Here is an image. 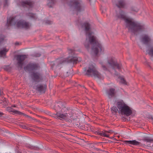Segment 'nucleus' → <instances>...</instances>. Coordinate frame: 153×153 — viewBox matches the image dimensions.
Listing matches in <instances>:
<instances>
[{"label":"nucleus","mask_w":153,"mask_h":153,"mask_svg":"<svg viewBox=\"0 0 153 153\" xmlns=\"http://www.w3.org/2000/svg\"><path fill=\"white\" fill-rule=\"evenodd\" d=\"M82 27L85 28L86 35L87 36L84 43L85 47L89 50L91 45L92 52L95 56H98L102 51H103V48L97 37L93 34V33L89 31L91 29L90 24L87 22H85L82 25Z\"/></svg>","instance_id":"f257e3e1"},{"label":"nucleus","mask_w":153,"mask_h":153,"mask_svg":"<svg viewBox=\"0 0 153 153\" xmlns=\"http://www.w3.org/2000/svg\"><path fill=\"white\" fill-rule=\"evenodd\" d=\"M116 16L117 19L125 21L128 32L132 35H137L138 32L143 31L145 29L144 25L127 18L124 12L122 10L117 13Z\"/></svg>","instance_id":"f03ea898"},{"label":"nucleus","mask_w":153,"mask_h":153,"mask_svg":"<svg viewBox=\"0 0 153 153\" xmlns=\"http://www.w3.org/2000/svg\"><path fill=\"white\" fill-rule=\"evenodd\" d=\"M100 64L103 71L109 73L112 75L116 76L118 75V73L116 71L115 68L120 70L122 67V64L118 63L115 58L113 57L108 59L107 65H104L102 62H101Z\"/></svg>","instance_id":"7ed1b4c3"},{"label":"nucleus","mask_w":153,"mask_h":153,"mask_svg":"<svg viewBox=\"0 0 153 153\" xmlns=\"http://www.w3.org/2000/svg\"><path fill=\"white\" fill-rule=\"evenodd\" d=\"M77 61V58L75 57L72 56L66 58L61 57L52 62L51 65L52 68L60 69L65 63L70 62L76 64Z\"/></svg>","instance_id":"20e7f679"},{"label":"nucleus","mask_w":153,"mask_h":153,"mask_svg":"<svg viewBox=\"0 0 153 153\" xmlns=\"http://www.w3.org/2000/svg\"><path fill=\"white\" fill-rule=\"evenodd\" d=\"M15 17H10L9 19H7V24L8 27L11 25L16 24V27L19 28H24L25 29H29L30 25L29 22L24 20H20L16 22Z\"/></svg>","instance_id":"39448f33"},{"label":"nucleus","mask_w":153,"mask_h":153,"mask_svg":"<svg viewBox=\"0 0 153 153\" xmlns=\"http://www.w3.org/2000/svg\"><path fill=\"white\" fill-rule=\"evenodd\" d=\"M116 105L118 109L119 113L121 114L129 116L132 113L130 108L126 104L123 100L117 102Z\"/></svg>","instance_id":"423d86ee"},{"label":"nucleus","mask_w":153,"mask_h":153,"mask_svg":"<svg viewBox=\"0 0 153 153\" xmlns=\"http://www.w3.org/2000/svg\"><path fill=\"white\" fill-rule=\"evenodd\" d=\"M85 75L88 76L94 77L95 78H100L101 75L97 71L93 65H91L89 66L87 70L85 69Z\"/></svg>","instance_id":"0eeeda50"},{"label":"nucleus","mask_w":153,"mask_h":153,"mask_svg":"<svg viewBox=\"0 0 153 153\" xmlns=\"http://www.w3.org/2000/svg\"><path fill=\"white\" fill-rule=\"evenodd\" d=\"M68 5L71 8L74 9L78 12H80L82 9L81 0H71L68 2Z\"/></svg>","instance_id":"6e6552de"},{"label":"nucleus","mask_w":153,"mask_h":153,"mask_svg":"<svg viewBox=\"0 0 153 153\" xmlns=\"http://www.w3.org/2000/svg\"><path fill=\"white\" fill-rule=\"evenodd\" d=\"M39 67L38 63L30 62L24 67V69L26 71L31 72L37 70Z\"/></svg>","instance_id":"1a4fd4ad"},{"label":"nucleus","mask_w":153,"mask_h":153,"mask_svg":"<svg viewBox=\"0 0 153 153\" xmlns=\"http://www.w3.org/2000/svg\"><path fill=\"white\" fill-rule=\"evenodd\" d=\"M26 57V56L25 55H18L16 56L17 64L20 69L22 68L23 62Z\"/></svg>","instance_id":"9d476101"},{"label":"nucleus","mask_w":153,"mask_h":153,"mask_svg":"<svg viewBox=\"0 0 153 153\" xmlns=\"http://www.w3.org/2000/svg\"><path fill=\"white\" fill-rule=\"evenodd\" d=\"M34 88L40 94L44 93L47 88V85L45 84H39Z\"/></svg>","instance_id":"9b49d317"},{"label":"nucleus","mask_w":153,"mask_h":153,"mask_svg":"<svg viewBox=\"0 0 153 153\" xmlns=\"http://www.w3.org/2000/svg\"><path fill=\"white\" fill-rule=\"evenodd\" d=\"M32 77L35 82H39L42 79L40 74L37 72H33L32 74Z\"/></svg>","instance_id":"f8f14e48"},{"label":"nucleus","mask_w":153,"mask_h":153,"mask_svg":"<svg viewBox=\"0 0 153 153\" xmlns=\"http://www.w3.org/2000/svg\"><path fill=\"white\" fill-rule=\"evenodd\" d=\"M107 93L108 97L110 98L115 96L116 91L114 88H111L107 90Z\"/></svg>","instance_id":"ddd939ff"},{"label":"nucleus","mask_w":153,"mask_h":153,"mask_svg":"<svg viewBox=\"0 0 153 153\" xmlns=\"http://www.w3.org/2000/svg\"><path fill=\"white\" fill-rule=\"evenodd\" d=\"M150 41V37L146 35L143 36L141 38V41L145 44L147 45Z\"/></svg>","instance_id":"4468645a"},{"label":"nucleus","mask_w":153,"mask_h":153,"mask_svg":"<svg viewBox=\"0 0 153 153\" xmlns=\"http://www.w3.org/2000/svg\"><path fill=\"white\" fill-rule=\"evenodd\" d=\"M124 143L126 144H129L134 146H138L140 144V142L136 140H125L124 141Z\"/></svg>","instance_id":"2eb2a0df"},{"label":"nucleus","mask_w":153,"mask_h":153,"mask_svg":"<svg viewBox=\"0 0 153 153\" xmlns=\"http://www.w3.org/2000/svg\"><path fill=\"white\" fill-rule=\"evenodd\" d=\"M33 3L31 1H23L21 2V5L23 7H32Z\"/></svg>","instance_id":"dca6fc26"},{"label":"nucleus","mask_w":153,"mask_h":153,"mask_svg":"<svg viewBox=\"0 0 153 153\" xmlns=\"http://www.w3.org/2000/svg\"><path fill=\"white\" fill-rule=\"evenodd\" d=\"M57 117L60 119H64L66 117H68V115L67 113H66L64 114H62L60 113H57L56 114Z\"/></svg>","instance_id":"f3484780"},{"label":"nucleus","mask_w":153,"mask_h":153,"mask_svg":"<svg viewBox=\"0 0 153 153\" xmlns=\"http://www.w3.org/2000/svg\"><path fill=\"white\" fill-rule=\"evenodd\" d=\"M116 6L120 8H124L125 5V3L123 0H120L116 4Z\"/></svg>","instance_id":"a211bd4d"},{"label":"nucleus","mask_w":153,"mask_h":153,"mask_svg":"<svg viewBox=\"0 0 153 153\" xmlns=\"http://www.w3.org/2000/svg\"><path fill=\"white\" fill-rule=\"evenodd\" d=\"M148 54L152 57H153V47H151L146 51Z\"/></svg>","instance_id":"6ab92c4d"},{"label":"nucleus","mask_w":153,"mask_h":153,"mask_svg":"<svg viewBox=\"0 0 153 153\" xmlns=\"http://www.w3.org/2000/svg\"><path fill=\"white\" fill-rule=\"evenodd\" d=\"M8 50L5 48H3V50L0 51V55L1 56H5Z\"/></svg>","instance_id":"aec40b11"},{"label":"nucleus","mask_w":153,"mask_h":153,"mask_svg":"<svg viewBox=\"0 0 153 153\" xmlns=\"http://www.w3.org/2000/svg\"><path fill=\"white\" fill-rule=\"evenodd\" d=\"M142 140L144 141H146L147 142L152 143L153 142V139H152L150 137H145Z\"/></svg>","instance_id":"412c9836"},{"label":"nucleus","mask_w":153,"mask_h":153,"mask_svg":"<svg viewBox=\"0 0 153 153\" xmlns=\"http://www.w3.org/2000/svg\"><path fill=\"white\" fill-rule=\"evenodd\" d=\"M26 15L33 19H35L36 17L35 14L30 13H29L26 14Z\"/></svg>","instance_id":"4be33fe9"},{"label":"nucleus","mask_w":153,"mask_h":153,"mask_svg":"<svg viewBox=\"0 0 153 153\" xmlns=\"http://www.w3.org/2000/svg\"><path fill=\"white\" fill-rule=\"evenodd\" d=\"M5 36L3 35H1L0 37V45L5 40Z\"/></svg>","instance_id":"5701e85b"},{"label":"nucleus","mask_w":153,"mask_h":153,"mask_svg":"<svg viewBox=\"0 0 153 153\" xmlns=\"http://www.w3.org/2000/svg\"><path fill=\"white\" fill-rule=\"evenodd\" d=\"M111 111L112 113H116L117 112V111H118V108H117L115 106H113L111 108Z\"/></svg>","instance_id":"b1692460"},{"label":"nucleus","mask_w":153,"mask_h":153,"mask_svg":"<svg viewBox=\"0 0 153 153\" xmlns=\"http://www.w3.org/2000/svg\"><path fill=\"white\" fill-rule=\"evenodd\" d=\"M6 110L8 111L9 112H12L16 114H17V112H16V111H18L13 110V109L9 107H7L6 108Z\"/></svg>","instance_id":"393cba45"},{"label":"nucleus","mask_w":153,"mask_h":153,"mask_svg":"<svg viewBox=\"0 0 153 153\" xmlns=\"http://www.w3.org/2000/svg\"><path fill=\"white\" fill-rule=\"evenodd\" d=\"M55 2V0H49V2L48 4V5L50 7H52V5Z\"/></svg>","instance_id":"a878e982"},{"label":"nucleus","mask_w":153,"mask_h":153,"mask_svg":"<svg viewBox=\"0 0 153 153\" xmlns=\"http://www.w3.org/2000/svg\"><path fill=\"white\" fill-rule=\"evenodd\" d=\"M16 112H17L16 114H17L19 115H22L25 117H27L28 118H32L31 117L28 116V115L26 114H25L24 113H22L19 111H16Z\"/></svg>","instance_id":"bb28decb"},{"label":"nucleus","mask_w":153,"mask_h":153,"mask_svg":"<svg viewBox=\"0 0 153 153\" xmlns=\"http://www.w3.org/2000/svg\"><path fill=\"white\" fill-rule=\"evenodd\" d=\"M98 134L102 136H103L105 137H109V135L108 134H106L105 133H104L103 132L102 133H101L99 131L97 132Z\"/></svg>","instance_id":"cd10ccee"},{"label":"nucleus","mask_w":153,"mask_h":153,"mask_svg":"<svg viewBox=\"0 0 153 153\" xmlns=\"http://www.w3.org/2000/svg\"><path fill=\"white\" fill-rule=\"evenodd\" d=\"M131 10L134 12H138V10L136 7H132L131 8Z\"/></svg>","instance_id":"c85d7f7f"},{"label":"nucleus","mask_w":153,"mask_h":153,"mask_svg":"<svg viewBox=\"0 0 153 153\" xmlns=\"http://www.w3.org/2000/svg\"><path fill=\"white\" fill-rule=\"evenodd\" d=\"M120 79L121 80V82L122 83L124 84H126V80L124 79L123 78H122L121 77H120Z\"/></svg>","instance_id":"c756f323"},{"label":"nucleus","mask_w":153,"mask_h":153,"mask_svg":"<svg viewBox=\"0 0 153 153\" xmlns=\"http://www.w3.org/2000/svg\"><path fill=\"white\" fill-rule=\"evenodd\" d=\"M68 53L71 55H73L74 53V50L70 49L68 50Z\"/></svg>","instance_id":"7c9ffc66"},{"label":"nucleus","mask_w":153,"mask_h":153,"mask_svg":"<svg viewBox=\"0 0 153 153\" xmlns=\"http://www.w3.org/2000/svg\"><path fill=\"white\" fill-rule=\"evenodd\" d=\"M2 102H3L4 103V104L5 105H7V102L6 101V99L5 98H2Z\"/></svg>","instance_id":"2f4dec72"},{"label":"nucleus","mask_w":153,"mask_h":153,"mask_svg":"<svg viewBox=\"0 0 153 153\" xmlns=\"http://www.w3.org/2000/svg\"><path fill=\"white\" fill-rule=\"evenodd\" d=\"M41 54L39 53H37L33 55V56L35 57H39L41 56Z\"/></svg>","instance_id":"473e14b6"},{"label":"nucleus","mask_w":153,"mask_h":153,"mask_svg":"<svg viewBox=\"0 0 153 153\" xmlns=\"http://www.w3.org/2000/svg\"><path fill=\"white\" fill-rule=\"evenodd\" d=\"M32 149H34L35 150H39V148L38 147H32Z\"/></svg>","instance_id":"72a5a7b5"},{"label":"nucleus","mask_w":153,"mask_h":153,"mask_svg":"<svg viewBox=\"0 0 153 153\" xmlns=\"http://www.w3.org/2000/svg\"><path fill=\"white\" fill-rule=\"evenodd\" d=\"M105 132L107 133H112L113 132L111 130H109V131H105Z\"/></svg>","instance_id":"f704fd0d"},{"label":"nucleus","mask_w":153,"mask_h":153,"mask_svg":"<svg viewBox=\"0 0 153 153\" xmlns=\"http://www.w3.org/2000/svg\"><path fill=\"white\" fill-rule=\"evenodd\" d=\"M4 6H6L7 4V0H4Z\"/></svg>","instance_id":"c9c22d12"},{"label":"nucleus","mask_w":153,"mask_h":153,"mask_svg":"<svg viewBox=\"0 0 153 153\" xmlns=\"http://www.w3.org/2000/svg\"><path fill=\"white\" fill-rule=\"evenodd\" d=\"M46 23H47L49 24H51V22L50 21H49V20H47L46 21Z\"/></svg>","instance_id":"e433bc0d"},{"label":"nucleus","mask_w":153,"mask_h":153,"mask_svg":"<svg viewBox=\"0 0 153 153\" xmlns=\"http://www.w3.org/2000/svg\"><path fill=\"white\" fill-rule=\"evenodd\" d=\"M3 94V92L1 91L0 89V96L2 95Z\"/></svg>","instance_id":"4c0bfd02"},{"label":"nucleus","mask_w":153,"mask_h":153,"mask_svg":"<svg viewBox=\"0 0 153 153\" xmlns=\"http://www.w3.org/2000/svg\"><path fill=\"white\" fill-rule=\"evenodd\" d=\"M4 114L3 113L0 111V117L1 116Z\"/></svg>","instance_id":"58836bf2"},{"label":"nucleus","mask_w":153,"mask_h":153,"mask_svg":"<svg viewBox=\"0 0 153 153\" xmlns=\"http://www.w3.org/2000/svg\"><path fill=\"white\" fill-rule=\"evenodd\" d=\"M7 67H7V66H6V67H5V68H4V70H6V71H8V69H7Z\"/></svg>","instance_id":"ea45409f"},{"label":"nucleus","mask_w":153,"mask_h":153,"mask_svg":"<svg viewBox=\"0 0 153 153\" xmlns=\"http://www.w3.org/2000/svg\"><path fill=\"white\" fill-rule=\"evenodd\" d=\"M22 127L24 128H25L26 127V126H22Z\"/></svg>","instance_id":"a19ab883"},{"label":"nucleus","mask_w":153,"mask_h":153,"mask_svg":"<svg viewBox=\"0 0 153 153\" xmlns=\"http://www.w3.org/2000/svg\"><path fill=\"white\" fill-rule=\"evenodd\" d=\"M16 45H19V43L18 42H16L15 44Z\"/></svg>","instance_id":"79ce46f5"},{"label":"nucleus","mask_w":153,"mask_h":153,"mask_svg":"<svg viewBox=\"0 0 153 153\" xmlns=\"http://www.w3.org/2000/svg\"><path fill=\"white\" fill-rule=\"evenodd\" d=\"M94 149H96V150H97V151H99L100 150V149H98V148H94Z\"/></svg>","instance_id":"37998d69"},{"label":"nucleus","mask_w":153,"mask_h":153,"mask_svg":"<svg viewBox=\"0 0 153 153\" xmlns=\"http://www.w3.org/2000/svg\"><path fill=\"white\" fill-rule=\"evenodd\" d=\"M12 107H15L16 106L15 105H12Z\"/></svg>","instance_id":"c03bdc74"},{"label":"nucleus","mask_w":153,"mask_h":153,"mask_svg":"<svg viewBox=\"0 0 153 153\" xmlns=\"http://www.w3.org/2000/svg\"><path fill=\"white\" fill-rule=\"evenodd\" d=\"M147 65H148L149 66H150L149 65V64L148 63V62H147Z\"/></svg>","instance_id":"a18cd8bd"},{"label":"nucleus","mask_w":153,"mask_h":153,"mask_svg":"<svg viewBox=\"0 0 153 153\" xmlns=\"http://www.w3.org/2000/svg\"><path fill=\"white\" fill-rule=\"evenodd\" d=\"M151 119H152L153 120V117H151Z\"/></svg>","instance_id":"49530a36"}]
</instances>
